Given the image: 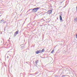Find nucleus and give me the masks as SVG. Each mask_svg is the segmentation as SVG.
<instances>
[{
  "label": "nucleus",
  "mask_w": 77,
  "mask_h": 77,
  "mask_svg": "<svg viewBox=\"0 0 77 77\" xmlns=\"http://www.w3.org/2000/svg\"><path fill=\"white\" fill-rule=\"evenodd\" d=\"M18 32H19V31L17 30L16 31L14 34V36H17V35H18Z\"/></svg>",
  "instance_id": "2"
},
{
  "label": "nucleus",
  "mask_w": 77,
  "mask_h": 77,
  "mask_svg": "<svg viewBox=\"0 0 77 77\" xmlns=\"http://www.w3.org/2000/svg\"><path fill=\"white\" fill-rule=\"evenodd\" d=\"M74 20L75 21H76V22H77V17L74 19Z\"/></svg>",
  "instance_id": "8"
},
{
  "label": "nucleus",
  "mask_w": 77,
  "mask_h": 77,
  "mask_svg": "<svg viewBox=\"0 0 77 77\" xmlns=\"http://www.w3.org/2000/svg\"><path fill=\"white\" fill-rule=\"evenodd\" d=\"M60 21H62V16L60 15Z\"/></svg>",
  "instance_id": "5"
},
{
  "label": "nucleus",
  "mask_w": 77,
  "mask_h": 77,
  "mask_svg": "<svg viewBox=\"0 0 77 77\" xmlns=\"http://www.w3.org/2000/svg\"><path fill=\"white\" fill-rule=\"evenodd\" d=\"M1 23H2V22H5V20H1Z\"/></svg>",
  "instance_id": "9"
},
{
  "label": "nucleus",
  "mask_w": 77,
  "mask_h": 77,
  "mask_svg": "<svg viewBox=\"0 0 77 77\" xmlns=\"http://www.w3.org/2000/svg\"><path fill=\"white\" fill-rule=\"evenodd\" d=\"M40 8H41L40 7H38V8H34L32 10V11L33 12H37V11H38V9H40Z\"/></svg>",
  "instance_id": "1"
},
{
  "label": "nucleus",
  "mask_w": 77,
  "mask_h": 77,
  "mask_svg": "<svg viewBox=\"0 0 77 77\" xmlns=\"http://www.w3.org/2000/svg\"><path fill=\"white\" fill-rule=\"evenodd\" d=\"M65 76H66L65 75H63L62 76V77H65Z\"/></svg>",
  "instance_id": "11"
},
{
  "label": "nucleus",
  "mask_w": 77,
  "mask_h": 77,
  "mask_svg": "<svg viewBox=\"0 0 77 77\" xmlns=\"http://www.w3.org/2000/svg\"><path fill=\"white\" fill-rule=\"evenodd\" d=\"M61 3H62V2H61Z\"/></svg>",
  "instance_id": "17"
},
{
  "label": "nucleus",
  "mask_w": 77,
  "mask_h": 77,
  "mask_svg": "<svg viewBox=\"0 0 77 77\" xmlns=\"http://www.w3.org/2000/svg\"><path fill=\"white\" fill-rule=\"evenodd\" d=\"M64 8H65V6H64Z\"/></svg>",
  "instance_id": "16"
},
{
  "label": "nucleus",
  "mask_w": 77,
  "mask_h": 77,
  "mask_svg": "<svg viewBox=\"0 0 77 77\" xmlns=\"http://www.w3.org/2000/svg\"><path fill=\"white\" fill-rule=\"evenodd\" d=\"M35 53L36 54H39V53H41L40 51H37L35 52Z\"/></svg>",
  "instance_id": "3"
},
{
  "label": "nucleus",
  "mask_w": 77,
  "mask_h": 77,
  "mask_svg": "<svg viewBox=\"0 0 77 77\" xmlns=\"http://www.w3.org/2000/svg\"><path fill=\"white\" fill-rule=\"evenodd\" d=\"M40 51L41 53H43V52H44V51H45L44 49H42V50H40Z\"/></svg>",
  "instance_id": "6"
},
{
  "label": "nucleus",
  "mask_w": 77,
  "mask_h": 77,
  "mask_svg": "<svg viewBox=\"0 0 77 77\" xmlns=\"http://www.w3.org/2000/svg\"><path fill=\"white\" fill-rule=\"evenodd\" d=\"M8 57H8V56L7 58H8Z\"/></svg>",
  "instance_id": "14"
},
{
  "label": "nucleus",
  "mask_w": 77,
  "mask_h": 77,
  "mask_svg": "<svg viewBox=\"0 0 77 77\" xmlns=\"http://www.w3.org/2000/svg\"><path fill=\"white\" fill-rule=\"evenodd\" d=\"M76 38H77V34L76 35Z\"/></svg>",
  "instance_id": "12"
},
{
  "label": "nucleus",
  "mask_w": 77,
  "mask_h": 77,
  "mask_svg": "<svg viewBox=\"0 0 77 77\" xmlns=\"http://www.w3.org/2000/svg\"><path fill=\"white\" fill-rule=\"evenodd\" d=\"M48 12L49 14H51V13H52V11L49 10V11H48Z\"/></svg>",
  "instance_id": "4"
},
{
  "label": "nucleus",
  "mask_w": 77,
  "mask_h": 77,
  "mask_svg": "<svg viewBox=\"0 0 77 77\" xmlns=\"http://www.w3.org/2000/svg\"><path fill=\"white\" fill-rule=\"evenodd\" d=\"M32 9H30L28 11H30V10H32Z\"/></svg>",
  "instance_id": "13"
},
{
  "label": "nucleus",
  "mask_w": 77,
  "mask_h": 77,
  "mask_svg": "<svg viewBox=\"0 0 77 77\" xmlns=\"http://www.w3.org/2000/svg\"><path fill=\"white\" fill-rule=\"evenodd\" d=\"M54 50H53L51 52V53H54Z\"/></svg>",
  "instance_id": "10"
},
{
  "label": "nucleus",
  "mask_w": 77,
  "mask_h": 77,
  "mask_svg": "<svg viewBox=\"0 0 77 77\" xmlns=\"http://www.w3.org/2000/svg\"><path fill=\"white\" fill-rule=\"evenodd\" d=\"M38 60H36L35 61V65H37L38 64Z\"/></svg>",
  "instance_id": "7"
},
{
  "label": "nucleus",
  "mask_w": 77,
  "mask_h": 77,
  "mask_svg": "<svg viewBox=\"0 0 77 77\" xmlns=\"http://www.w3.org/2000/svg\"><path fill=\"white\" fill-rule=\"evenodd\" d=\"M2 15H0V17H1V16Z\"/></svg>",
  "instance_id": "15"
}]
</instances>
